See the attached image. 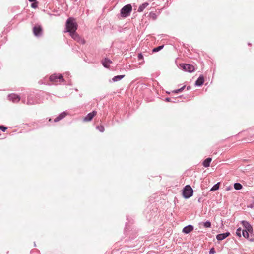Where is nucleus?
<instances>
[{
  "instance_id": "f257e3e1",
  "label": "nucleus",
  "mask_w": 254,
  "mask_h": 254,
  "mask_svg": "<svg viewBox=\"0 0 254 254\" xmlns=\"http://www.w3.org/2000/svg\"><path fill=\"white\" fill-rule=\"evenodd\" d=\"M78 25L73 17H69L66 22V32L71 33L72 31H76L77 29Z\"/></svg>"
},
{
  "instance_id": "f03ea898",
  "label": "nucleus",
  "mask_w": 254,
  "mask_h": 254,
  "mask_svg": "<svg viewBox=\"0 0 254 254\" xmlns=\"http://www.w3.org/2000/svg\"><path fill=\"white\" fill-rule=\"evenodd\" d=\"M182 194L184 198L188 199L193 195V190L190 185H187L183 189Z\"/></svg>"
},
{
  "instance_id": "7ed1b4c3",
  "label": "nucleus",
  "mask_w": 254,
  "mask_h": 254,
  "mask_svg": "<svg viewBox=\"0 0 254 254\" xmlns=\"http://www.w3.org/2000/svg\"><path fill=\"white\" fill-rule=\"evenodd\" d=\"M38 103V99L37 96L34 93H30L27 95V100L26 104L31 105Z\"/></svg>"
},
{
  "instance_id": "20e7f679",
  "label": "nucleus",
  "mask_w": 254,
  "mask_h": 254,
  "mask_svg": "<svg viewBox=\"0 0 254 254\" xmlns=\"http://www.w3.org/2000/svg\"><path fill=\"white\" fill-rule=\"evenodd\" d=\"M132 11V6L130 4H127L121 9V15L123 17H128Z\"/></svg>"
},
{
  "instance_id": "39448f33",
  "label": "nucleus",
  "mask_w": 254,
  "mask_h": 254,
  "mask_svg": "<svg viewBox=\"0 0 254 254\" xmlns=\"http://www.w3.org/2000/svg\"><path fill=\"white\" fill-rule=\"evenodd\" d=\"M49 79L51 81L55 83L58 82V80H59V82H63L64 81V78L61 74L56 73L51 75L49 77Z\"/></svg>"
},
{
  "instance_id": "423d86ee",
  "label": "nucleus",
  "mask_w": 254,
  "mask_h": 254,
  "mask_svg": "<svg viewBox=\"0 0 254 254\" xmlns=\"http://www.w3.org/2000/svg\"><path fill=\"white\" fill-rule=\"evenodd\" d=\"M241 224L244 227V229L243 230H246L250 233V234H253L254 231L252 226L250 223L247 221L243 220L241 221Z\"/></svg>"
},
{
  "instance_id": "0eeeda50",
  "label": "nucleus",
  "mask_w": 254,
  "mask_h": 254,
  "mask_svg": "<svg viewBox=\"0 0 254 254\" xmlns=\"http://www.w3.org/2000/svg\"><path fill=\"white\" fill-rule=\"evenodd\" d=\"M180 66L183 70L189 72H192L195 70L194 67L192 65L190 64H180Z\"/></svg>"
},
{
  "instance_id": "6e6552de",
  "label": "nucleus",
  "mask_w": 254,
  "mask_h": 254,
  "mask_svg": "<svg viewBox=\"0 0 254 254\" xmlns=\"http://www.w3.org/2000/svg\"><path fill=\"white\" fill-rule=\"evenodd\" d=\"M71 37L75 40L77 41L78 42L84 44L85 41L84 39H82L79 35L76 32V31H72L69 33Z\"/></svg>"
},
{
  "instance_id": "1a4fd4ad",
  "label": "nucleus",
  "mask_w": 254,
  "mask_h": 254,
  "mask_svg": "<svg viewBox=\"0 0 254 254\" xmlns=\"http://www.w3.org/2000/svg\"><path fill=\"white\" fill-rule=\"evenodd\" d=\"M34 35L39 37L42 35V28L40 25H36L33 28Z\"/></svg>"
},
{
  "instance_id": "9d476101",
  "label": "nucleus",
  "mask_w": 254,
  "mask_h": 254,
  "mask_svg": "<svg viewBox=\"0 0 254 254\" xmlns=\"http://www.w3.org/2000/svg\"><path fill=\"white\" fill-rule=\"evenodd\" d=\"M254 234L251 235L250 232L246 230H242V235H243L244 238L251 242H253L254 240Z\"/></svg>"
},
{
  "instance_id": "9b49d317",
  "label": "nucleus",
  "mask_w": 254,
  "mask_h": 254,
  "mask_svg": "<svg viewBox=\"0 0 254 254\" xmlns=\"http://www.w3.org/2000/svg\"><path fill=\"white\" fill-rule=\"evenodd\" d=\"M8 98L10 101H11L13 103H17L20 100V96L14 93L9 94Z\"/></svg>"
},
{
  "instance_id": "f8f14e48",
  "label": "nucleus",
  "mask_w": 254,
  "mask_h": 254,
  "mask_svg": "<svg viewBox=\"0 0 254 254\" xmlns=\"http://www.w3.org/2000/svg\"><path fill=\"white\" fill-rule=\"evenodd\" d=\"M97 114V111H93L89 113L83 119L84 122H89L91 121L93 117Z\"/></svg>"
},
{
  "instance_id": "ddd939ff",
  "label": "nucleus",
  "mask_w": 254,
  "mask_h": 254,
  "mask_svg": "<svg viewBox=\"0 0 254 254\" xmlns=\"http://www.w3.org/2000/svg\"><path fill=\"white\" fill-rule=\"evenodd\" d=\"M230 235V233L228 232L224 233H221L216 235V239L218 241H222Z\"/></svg>"
},
{
  "instance_id": "4468645a",
  "label": "nucleus",
  "mask_w": 254,
  "mask_h": 254,
  "mask_svg": "<svg viewBox=\"0 0 254 254\" xmlns=\"http://www.w3.org/2000/svg\"><path fill=\"white\" fill-rule=\"evenodd\" d=\"M204 82V78L202 75H200L195 82V85L196 86H201Z\"/></svg>"
},
{
  "instance_id": "2eb2a0df",
  "label": "nucleus",
  "mask_w": 254,
  "mask_h": 254,
  "mask_svg": "<svg viewBox=\"0 0 254 254\" xmlns=\"http://www.w3.org/2000/svg\"><path fill=\"white\" fill-rule=\"evenodd\" d=\"M193 228L192 225H188L183 228L182 232L185 234H189L193 230Z\"/></svg>"
},
{
  "instance_id": "dca6fc26",
  "label": "nucleus",
  "mask_w": 254,
  "mask_h": 254,
  "mask_svg": "<svg viewBox=\"0 0 254 254\" xmlns=\"http://www.w3.org/2000/svg\"><path fill=\"white\" fill-rule=\"evenodd\" d=\"M67 115V113L65 111L63 112L60 113L54 120V122H57L63 119Z\"/></svg>"
},
{
  "instance_id": "f3484780",
  "label": "nucleus",
  "mask_w": 254,
  "mask_h": 254,
  "mask_svg": "<svg viewBox=\"0 0 254 254\" xmlns=\"http://www.w3.org/2000/svg\"><path fill=\"white\" fill-rule=\"evenodd\" d=\"M112 63V61L108 58H105L102 61V64L105 68H109L110 64Z\"/></svg>"
},
{
  "instance_id": "a211bd4d",
  "label": "nucleus",
  "mask_w": 254,
  "mask_h": 254,
  "mask_svg": "<svg viewBox=\"0 0 254 254\" xmlns=\"http://www.w3.org/2000/svg\"><path fill=\"white\" fill-rule=\"evenodd\" d=\"M211 160L212 159L210 157H208L205 159L202 163L203 166L206 168L209 167Z\"/></svg>"
},
{
  "instance_id": "6ab92c4d",
  "label": "nucleus",
  "mask_w": 254,
  "mask_h": 254,
  "mask_svg": "<svg viewBox=\"0 0 254 254\" xmlns=\"http://www.w3.org/2000/svg\"><path fill=\"white\" fill-rule=\"evenodd\" d=\"M149 5V3L148 2H144L142 3L141 5L139 6L138 7V9L137 10V11L139 12H142L144 9L147 7V6Z\"/></svg>"
},
{
  "instance_id": "aec40b11",
  "label": "nucleus",
  "mask_w": 254,
  "mask_h": 254,
  "mask_svg": "<svg viewBox=\"0 0 254 254\" xmlns=\"http://www.w3.org/2000/svg\"><path fill=\"white\" fill-rule=\"evenodd\" d=\"M125 77V75H120L115 76L112 79V80L113 82H117L121 80Z\"/></svg>"
},
{
  "instance_id": "412c9836",
  "label": "nucleus",
  "mask_w": 254,
  "mask_h": 254,
  "mask_svg": "<svg viewBox=\"0 0 254 254\" xmlns=\"http://www.w3.org/2000/svg\"><path fill=\"white\" fill-rule=\"evenodd\" d=\"M164 47V45H160L158 47H156L152 49L153 53L158 52L161 50H162Z\"/></svg>"
},
{
  "instance_id": "4be33fe9",
  "label": "nucleus",
  "mask_w": 254,
  "mask_h": 254,
  "mask_svg": "<svg viewBox=\"0 0 254 254\" xmlns=\"http://www.w3.org/2000/svg\"><path fill=\"white\" fill-rule=\"evenodd\" d=\"M234 188L236 190H240L241 189H242L243 186L242 184H241L239 183H235L234 184Z\"/></svg>"
},
{
  "instance_id": "5701e85b",
  "label": "nucleus",
  "mask_w": 254,
  "mask_h": 254,
  "mask_svg": "<svg viewBox=\"0 0 254 254\" xmlns=\"http://www.w3.org/2000/svg\"><path fill=\"white\" fill-rule=\"evenodd\" d=\"M149 17L152 20H155L157 18V15L153 12H150L149 14Z\"/></svg>"
},
{
  "instance_id": "b1692460",
  "label": "nucleus",
  "mask_w": 254,
  "mask_h": 254,
  "mask_svg": "<svg viewBox=\"0 0 254 254\" xmlns=\"http://www.w3.org/2000/svg\"><path fill=\"white\" fill-rule=\"evenodd\" d=\"M220 187V183L218 182L213 185V186L210 189V191L217 190L219 189Z\"/></svg>"
},
{
  "instance_id": "393cba45",
  "label": "nucleus",
  "mask_w": 254,
  "mask_h": 254,
  "mask_svg": "<svg viewBox=\"0 0 254 254\" xmlns=\"http://www.w3.org/2000/svg\"><path fill=\"white\" fill-rule=\"evenodd\" d=\"M203 225L205 228H209L211 227V223L209 221H207L203 223Z\"/></svg>"
},
{
  "instance_id": "a878e982",
  "label": "nucleus",
  "mask_w": 254,
  "mask_h": 254,
  "mask_svg": "<svg viewBox=\"0 0 254 254\" xmlns=\"http://www.w3.org/2000/svg\"><path fill=\"white\" fill-rule=\"evenodd\" d=\"M242 231L241 228L239 227L238 229H237L236 232V235L237 236H238L239 237H241V236H242L241 232Z\"/></svg>"
},
{
  "instance_id": "bb28decb",
  "label": "nucleus",
  "mask_w": 254,
  "mask_h": 254,
  "mask_svg": "<svg viewBox=\"0 0 254 254\" xmlns=\"http://www.w3.org/2000/svg\"><path fill=\"white\" fill-rule=\"evenodd\" d=\"M185 87H186L185 86H183V87H182L180 89L174 90L173 91V92L174 93L177 94L178 93H180V92H182L185 88Z\"/></svg>"
},
{
  "instance_id": "cd10ccee",
  "label": "nucleus",
  "mask_w": 254,
  "mask_h": 254,
  "mask_svg": "<svg viewBox=\"0 0 254 254\" xmlns=\"http://www.w3.org/2000/svg\"><path fill=\"white\" fill-rule=\"evenodd\" d=\"M96 129H98L100 132H103L104 131V127L103 126H97L96 127Z\"/></svg>"
},
{
  "instance_id": "c85d7f7f",
  "label": "nucleus",
  "mask_w": 254,
  "mask_h": 254,
  "mask_svg": "<svg viewBox=\"0 0 254 254\" xmlns=\"http://www.w3.org/2000/svg\"><path fill=\"white\" fill-rule=\"evenodd\" d=\"M7 128L4 127L3 125H0V129L3 132H5Z\"/></svg>"
},
{
  "instance_id": "c756f323",
  "label": "nucleus",
  "mask_w": 254,
  "mask_h": 254,
  "mask_svg": "<svg viewBox=\"0 0 254 254\" xmlns=\"http://www.w3.org/2000/svg\"><path fill=\"white\" fill-rule=\"evenodd\" d=\"M138 59L139 60H143V56L142 53H139L138 55Z\"/></svg>"
},
{
  "instance_id": "7c9ffc66",
  "label": "nucleus",
  "mask_w": 254,
  "mask_h": 254,
  "mask_svg": "<svg viewBox=\"0 0 254 254\" xmlns=\"http://www.w3.org/2000/svg\"><path fill=\"white\" fill-rule=\"evenodd\" d=\"M216 252L214 248H212L210 249L209 251V254H214Z\"/></svg>"
},
{
  "instance_id": "2f4dec72",
  "label": "nucleus",
  "mask_w": 254,
  "mask_h": 254,
  "mask_svg": "<svg viewBox=\"0 0 254 254\" xmlns=\"http://www.w3.org/2000/svg\"><path fill=\"white\" fill-rule=\"evenodd\" d=\"M165 101H166L167 102H172L171 101V99L170 98H169V97L166 98L165 99Z\"/></svg>"
},
{
  "instance_id": "473e14b6",
  "label": "nucleus",
  "mask_w": 254,
  "mask_h": 254,
  "mask_svg": "<svg viewBox=\"0 0 254 254\" xmlns=\"http://www.w3.org/2000/svg\"><path fill=\"white\" fill-rule=\"evenodd\" d=\"M232 187L231 186H229V187H227L226 188V190H231L232 189Z\"/></svg>"
},
{
  "instance_id": "72a5a7b5",
  "label": "nucleus",
  "mask_w": 254,
  "mask_h": 254,
  "mask_svg": "<svg viewBox=\"0 0 254 254\" xmlns=\"http://www.w3.org/2000/svg\"><path fill=\"white\" fill-rule=\"evenodd\" d=\"M32 7L35 8L37 7V5L35 3H32L31 5Z\"/></svg>"
},
{
  "instance_id": "f704fd0d",
  "label": "nucleus",
  "mask_w": 254,
  "mask_h": 254,
  "mask_svg": "<svg viewBox=\"0 0 254 254\" xmlns=\"http://www.w3.org/2000/svg\"><path fill=\"white\" fill-rule=\"evenodd\" d=\"M191 89V87L190 86H188L187 87V90H190Z\"/></svg>"
},
{
  "instance_id": "c9c22d12",
  "label": "nucleus",
  "mask_w": 254,
  "mask_h": 254,
  "mask_svg": "<svg viewBox=\"0 0 254 254\" xmlns=\"http://www.w3.org/2000/svg\"><path fill=\"white\" fill-rule=\"evenodd\" d=\"M30 2H34L36 1V0H28Z\"/></svg>"
},
{
  "instance_id": "e433bc0d",
  "label": "nucleus",
  "mask_w": 254,
  "mask_h": 254,
  "mask_svg": "<svg viewBox=\"0 0 254 254\" xmlns=\"http://www.w3.org/2000/svg\"><path fill=\"white\" fill-rule=\"evenodd\" d=\"M22 101L24 103H26V100L25 99H22Z\"/></svg>"
},
{
  "instance_id": "4c0bfd02",
  "label": "nucleus",
  "mask_w": 254,
  "mask_h": 254,
  "mask_svg": "<svg viewBox=\"0 0 254 254\" xmlns=\"http://www.w3.org/2000/svg\"><path fill=\"white\" fill-rule=\"evenodd\" d=\"M34 246L36 247V244L35 242H34Z\"/></svg>"
},
{
  "instance_id": "58836bf2",
  "label": "nucleus",
  "mask_w": 254,
  "mask_h": 254,
  "mask_svg": "<svg viewBox=\"0 0 254 254\" xmlns=\"http://www.w3.org/2000/svg\"><path fill=\"white\" fill-rule=\"evenodd\" d=\"M251 45V43H248V45Z\"/></svg>"
}]
</instances>
